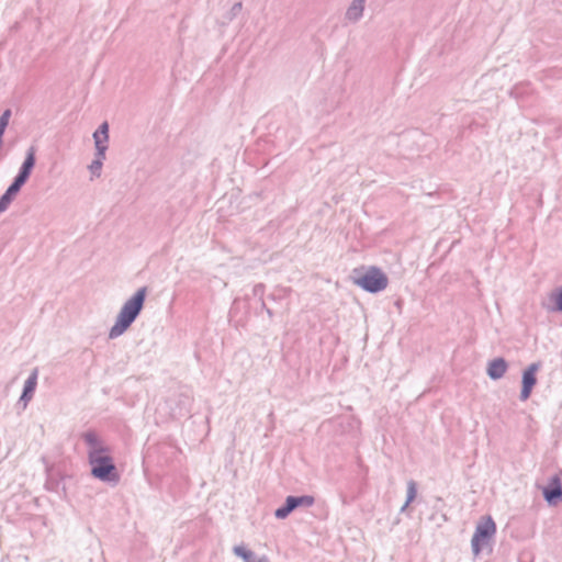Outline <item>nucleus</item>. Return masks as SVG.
<instances>
[{
    "instance_id": "obj_1",
    "label": "nucleus",
    "mask_w": 562,
    "mask_h": 562,
    "mask_svg": "<svg viewBox=\"0 0 562 562\" xmlns=\"http://www.w3.org/2000/svg\"><path fill=\"white\" fill-rule=\"evenodd\" d=\"M82 437L88 446V461L91 465V475L102 482L117 484L120 475L110 454V448L94 431H87Z\"/></svg>"
},
{
    "instance_id": "obj_2",
    "label": "nucleus",
    "mask_w": 562,
    "mask_h": 562,
    "mask_svg": "<svg viewBox=\"0 0 562 562\" xmlns=\"http://www.w3.org/2000/svg\"><path fill=\"white\" fill-rule=\"evenodd\" d=\"M147 295V288H139L121 307L114 325L109 330V338L122 336L140 314Z\"/></svg>"
},
{
    "instance_id": "obj_3",
    "label": "nucleus",
    "mask_w": 562,
    "mask_h": 562,
    "mask_svg": "<svg viewBox=\"0 0 562 562\" xmlns=\"http://www.w3.org/2000/svg\"><path fill=\"white\" fill-rule=\"evenodd\" d=\"M353 283L369 293H378L387 288L389 279L380 268L371 266L363 273L355 270Z\"/></svg>"
},
{
    "instance_id": "obj_4",
    "label": "nucleus",
    "mask_w": 562,
    "mask_h": 562,
    "mask_svg": "<svg viewBox=\"0 0 562 562\" xmlns=\"http://www.w3.org/2000/svg\"><path fill=\"white\" fill-rule=\"evenodd\" d=\"M496 532V525L491 516L483 518L475 527L471 548L474 555H479L483 548L488 544L490 540Z\"/></svg>"
},
{
    "instance_id": "obj_5",
    "label": "nucleus",
    "mask_w": 562,
    "mask_h": 562,
    "mask_svg": "<svg viewBox=\"0 0 562 562\" xmlns=\"http://www.w3.org/2000/svg\"><path fill=\"white\" fill-rule=\"evenodd\" d=\"M314 503L315 498L312 495L288 496L284 505L274 512V516L278 519H284L297 507H311Z\"/></svg>"
},
{
    "instance_id": "obj_6",
    "label": "nucleus",
    "mask_w": 562,
    "mask_h": 562,
    "mask_svg": "<svg viewBox=\"0 0 562 562\" xmlns=\"http://www.w3.org/2000/svg\"><path fill=\"white\" fill-rule=\"evenodd\" d=\"M540 368V362H532L524 370L521 376V390L519 394L520 401L525 402L530 397L532 389L537 384L536 374Z\"/></svg>"
},
{
    "instance_id": "obj_7",
    "label": "nucleus",
    "mask_w": 562,
    "mask_h": 562,
    "mask_svg": "<svg viewBox=\"0 0 562 562\" xmlns=\"http://www.w3.org/2000/svg\"><path fill=\"white\" fill-rule=\"evenodd\" d=\"M35 155V146H30L25 153V159L22 162V166L20 167L18 175L12 181V183L19 187L20 189L26 183L27 179L31 176V172L36 161Z\"/></svg>"
},
{
    "instance_id": "obj_8",
    "label": "nucleus",
    "mask_w": 562,
    "mask_h": 562,
    "mask_svg": "<svg viewBox=\"0 0 562 562\" xmlns=\"http://www.w3.org/2000/svg\"><path fill=\"white\" fill-rule=\"evenodd\" d=\"M543 497L549 505H557L562 499V483L559 475L550 477L548 486L543 488Z\"/></svg>"
},
{
    "instance_id": "obj_9",
    "label": "nucleus",
    "mask_w": 562,
    "mask_h": 562,
    "mask_svg": "<svg viewBox=\"0 0 562 562\" xmlns=\"http://www.w3.org/2000/svg\"><path fill=\"white\" fill-rule=\"evenodd\" d=\"M507 369V361L504 358L499 357L488 362L486 373L490 376V379L499 380L505 375Z\"/></svg>"
},
{
    "instance_id": "obj_10",
    "label": "nucleus",
    "mask_w": 562,
    "mask_h": 562,
    "mask_svg": "<svg viewBox=\"0 0 562 562\" xmlns=\"http://www.w3.org/2000/svg\"><path fill=\"white\" fill-rule=\"evenodd\" d=\"M93 140L95 146V151L100 153L102 148V153H105L108 149V140H109V124L108 122H103L98 130L93 133Z\"/></svg>"
},
{
    "instance_id": "obj_11",
    "label": "nucleus",
    "mask_w": 562,
    "mask_h": 562,
    "mask_svg": "<svg viewBox=\"0 0 562 562\" xmlns=\"http://www.w3.org/2000/svg\"><path fill=\"white\" fill-rule=\"evenodd\" d=\"M366 0H352L346 10L345 19L351 23H357L363 16Z\"/></svg>"
},
{
    "instance_id": "obj_12",
    "label": "nucleus",
    "mask_w": 562,
    "mask_h": 562,
    "mask_svg": "<svg viewBox=\"0 0 562 562\" xmlns=\"http://www.w3.org/2000/svg\"><path fill=\"white\" fill-rule=\"evenodd\" d=\"M37 369H34L24 382L23 392L20 397V401L24 402V405H26L33 397L37 384Z\"/></svg>"
},
{
    "instance_id": "obj_13",
    "label": "nucleus",
    "mask_w": 562,
    "mask_h": 562,
    "mask_svg": "<svg viewBox=\"0 0 562 562\" xmlns=\"http://www.w3.org/2000/svg\"><path fill=\"white\" fill-rule=\"evenodd\" d=\"M20 190L21 189L13 183L8 187L5 192L0 196V214L8 210L9 205Z\"/></svg>"
},
{
    "instance_id": "obj_14",
    "label": "nucleus",
    "mask_w": 562,
    "mask_h": 562,
    "mask_svg": "<svg viewBox=\"0 0 562 562\" xmlns=\"http://www.w3.org/2000/svg\"><path fill=\"white\" fill-rule=\"evenodd\" d=\"M549 301L551 304L546 306L548 312H562V285L549 294Z\"/></svg>"
},
{
    "instance_id": "obj_15",
    "label": "nucleus",
    "mask_w": 562,
    "mask_h": 562,
    "mask_svg": "<svg viewBox=\"0 0 562 562\" xmlns=\"http://www.w3.org/2000/svg\"><path fill=\"white\" fill-rule=\"evenodd\" d=\"M191 397L187 394H180L179 395V402L178 406L176 408H172V415L175 417H181L189 413L190 406H191Z\"/></svg>"
},
{
    "instance_id": "obj_16",
    "label": "nucleus",
    "mask_w": 562,
    "mask_h": 562,
    "mask_svg": "<svg viewBox=\"0 0 562 562\" xmlns=\"http://www.w3.org/2000/svg\"><path fill=\"white\" fill-rule=\"evenodd\" d=\"M104 159H105V153H102V148L100 149V153L95 151L94 159L88 166V169L90 170V172L93 177L99 178L101 176V170H102Z\"/></svg>"
},
{
    "instance_id": "obj_17",
    "label": "nucleus",
    "mask_w": 562,
    "mask_h": 562,
    "mask_svg": "<svg viewBox=\"0 0 562 562\" xmlns=\"http://www.w3.org/2000/svg\"><path fill=\"white\" fill-rule=\"evenodd\" d=\"M233 552L235 555L241 558L244 561H248L254 558V553L243 544L235 546L233 548Z\"/></svg>"
},
{
    "instance_id": "obj_18",
    "label": "nucleus",
    "mask_w": 562,
    "mask_h": 562,
    "mask_svg": "<svg viewBox=\"0 0 562 562\" xmlns=\"http://www.w3.org/2000/svg\"><path fill=\"white\" fill-rule=\"evenodd\" d=\"M417 495V486L416 483L411 480L407 483V497H406V505H409Z\"/></svg>"
},
{
    "instance_id": "obj_19",
    "label": "nucleus",
    "mask_w": 562,
    "mask_h": 562,
    "mask_svg": "<svg viewBox=\"0 0 562 562\" xmlns=\"http://www.w3.org/2000/svg\"><path fill=\"white\" fill-rule=\"evenodd\" d=\"M241 2H236L231 9V19L235 18L241 10Z\"/></svg>"
},
{
    "instance_id": "obj_20",
    "label": "nucleus",
    "mask_w": 562,
    "mask_h": 562,
    "mask_svg": "<svg viewBox=\"0 0 562 562\" xmlns=\"http://www.w3.org/2000/svg\"><path fill=\"white\" fill-rule=\"evenodd\" d=\"M10 116H11V111L5 110L0 116V122L4 123L8 126Z\"/></svg>"
},
{
    "instance_id": "obj_21",
    "label": "nucleus",
    "mask_w": 562,
    "mask_h": 562,
    "mask_svg": "<svg viewBox=\"0 0 562 562\" xmlns=\"http://www.w3.org/2000/svg\"><path fill=\"white\" fill-rule=\"evenodd\" d=\"M254 293L257 295V294H262L263 293V285L262 284H257L255 288H254Z\"/></svg>"
},
{
    "instance_id": "obj_22",
    "label": "nucleus",
    "mask_w": 562,
    "mask_h": 562,
    "mask_svg": "<svg viewBox=\"0 0 562 562\" xmlns=\"http://www.w3.org/2000/svg\"><path fill=\"white\" fill-rule=\"evenodd\" d=\"M7 128V125L2 122H0V140H2V136L4 134V131Z\"/></svg>"
},
{
    "instance_id": "obj_23",
    "label": "nucleus",
    "mask_w": 562,
    "mask_h": 562,
    "mask_svg": "<svg viewBox=\"0 0 562 562\" xmlns=\"http://www.w3.org/2000/svg\"><path fill=\"white\" fill-rule=\"evenodd\" d=\"M408 507V505H406V502L404 503V505L401 507V513H404L406 510V508Z\"/></svg>"
},
{
    "instance_id": "obj_24",
    "label": "nucleus",
    "mask_w": 562,
    "mask_h": 562,
    "mask_svg": "<svg viewBox=\"0 0 562 562\" xmlns=\"http://www.w3.org/2000/svg\"><path fill=\"white\" fill-rule=\"evenodd\" d=\"M245 562H251V561H250V560H248V561H245Z\"/></svg>"
}]
</instances>
